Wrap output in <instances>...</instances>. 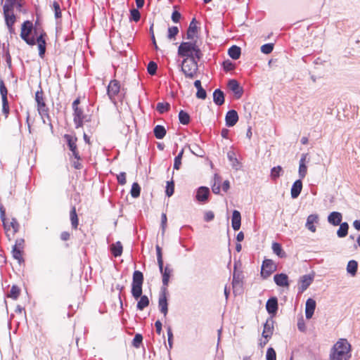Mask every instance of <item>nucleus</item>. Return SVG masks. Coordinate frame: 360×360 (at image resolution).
<instances>
[{"label": "nucleus", "mask_w": 360, "mask_h": 360, "mask_svg": "<svg viewBox=\"0 0 360 360\" xmlns=\"http://www.w3.org/2000/svg\"><path fill=\"white\" fill-rule=\"evenodd\" d=\"M20 37L30 46L37 44L39 55L43 58L46 52L47 35L41 26H33L30 20L25 21L21 25Z\"/></svg>", "instance_id": "f257e3e1"}, {"label": "nucleus", "mask_w": 360, "mask_h": 360, "mask_svg": "<svg viewBox=\"0 0 360 360\" xmlns=\"http://www.w3.org/2000/svg\"><path fill=\"white\" fill-rule=\"evenodd\" d=\"M143 283V275L140 271H135L133 274L131 283V295L134 299H139L137 303V309L140 311L147 307L150 301L146 295H142V285Z\"/></svg>", "instance_id": "f03ea898"}, {"label": "nucleus", "mask_w": 360, "mask_h": 360, "mask_svg": "<svg viewBox=\"0 0 360 360\" xmlns=\"http://www.w3.org/2000/svg\"><path fill=\"white\" fill-rule=\"evenodd\" d=\"M352 346L347 339H340L332 347L330 360H350Z\"/></svg>", "instance_id": "7ed1b4c3"}, {"label": "nucleus", "mask_w": 360, "mask_h": 360, "mask_svg": "<svg viewBox=\"0 0 360 360\" xmlns=\"http://www.w3.org/2000/svg\"><path fill=\"white\" fill-rule=\"evenodd\" d=\"M177 54L181 58H201L202 56L197 41L181 42L178 48Z\"/></svg>", "instance_id": "20e7f679"}, {"label": "nucleus", "mask_w": 360, "mask_h": 360, "mask_svg": "<svg viewBox=\"0 0 360 360\" xmlns=\"http://www.w3.org/2000/svg\"><path fill=\"white\" fill-rule=\"evenodd\" d=\"M107 94L114 104L122 101L124 96V89L121 88L119 81L113 79L110 82L107 87Z\"/></svg>", "instance_id": "39448f33"}, {"label": "nucleus", "mask_w": 360, "mask_h": 360, "mask_svg": "<svg viewBox=\"0 0 360 360\" xmlns=\"http://www.w3.org/2000/svg\"><path fill=\"white\" fill-rule=\"evenodd\" d=\"M79 103L80 100L79 98L72 103V109L74 110L73 121L76 128L82 127L84 123L91 121V116L84 113L83 110L79 107Z\"/></svg>", "instance_id": "423d86ee"}, {"label": "nucleus", "mask_w": 360, "mask_h": 360, "mask_svg": "<svg viewBox=\"0 0 360 360\" xmlns=\"http://www.w3.org/2000/svg\"><path fill=\"white\" fill-rule=\"evenodd\" d=\"M1 219L2 220L6 236L11 240L15 234L18 231L19 224L15 219H7L5 217V211L3 207H0Z\"/></svg>", "instance_id": "0eeeda50"}, {"label": "nucleus", "mask_w": 360, "mask_h": 360, "mask_svg": "<svg viewBox=\"0 0 360 360\" xmlns=\"http://www.w3.org/2000/svg\"><path fill=\"white\" fill-rule=\"evenodd\" d=\"M200 58H182L181 71L188 78H193L198 70V63Z\"/></svg>", "instance_id": "6e6552de"}, {"label": "nucleus", "mask_w": 360, "mask_h": 360, "mask_svg": "<svg viewBox=\"0 0 360 360\" xmlns=\"http://www.w3.org/2000/svg\"><path fill=\"white\" fill-rule=\"evenodd\" d=\"M12 8H8V6L7 5L4 6V15L5 21L11 35L15 34L14 24L16 20L15 15H14Z\"/></svg>", "instance_id": "1a4fd4ad"}, {"label": "nucleus", "mask_w": 360, "mask_h": 360, "mask_svg": "<svg viewBox=\"0 0 360 360\" xmlns=\"http://www.w3.org/2000/svg\"><path fill=\"white\" fill-rule=\"evenodd\" d=\"M273 333L274 321L272 320H267L264 325V329L262 331V338H264V340H261L259 342L261 347H264L267 344Z\"/></svg>", "instance_id": "9d476101"}, {"label": "nucleus", "mask_w": 360, "mask_h": 360, "mask_svg": "<svg viewBox=\"0 0 360 360\" xmlns=\"http://www.w3.org/2000/svg\"><path fill=\"white\" fill-rule=\"evenodd\" d=\"M35 101L37 103V110L41 116L48 115L49 109L45 103V98L42 90L37 91L35 94Z\"/></svg>", "instance_id": "9b49d317"}, {"label": "nucleus", "mask_w": 360, "mask_h": 360, "mask_svg": "<svg viewBox=\"0 0 360 360\" xmlns=\"http://www.w3.org/2000/svg\"><path fill=\"white\" fill-rule=\"evenodd\" d=\"M277 269L276 264L271 259H264L262 266L261 276L264 278L269 277Z\"/></svg>", "instance_id": "f8f14e48"}, {"label": "nucleus", "mask_w": 360, "mask_h": 360, "mask_svg": "<svg viewBox=\"0 0 360 360\" xmlns=\"http://www.w3.org/2000/svg\"><path fill=\"white\" fill-rule=\"evenodd\" d=\"M64 139L68 143V146L72 153V156L77 157V153H79L77 146V138L74 135L65 134Z\"/></svg>", "instance_id": "ddd939ff"}, {"label": "nucleus", "mask_w": 360, "mask_h": 360, "mask_svg": "<svg viewBox=\"0 0 360 360\" xmlns=\"http://www.w3.org/2000/svg\"><path fill=\"white\" fill-rule=\"evenodd\" d=\"M314 280L312 275H304L299 280V291L303 292L311 285Z\"/></svg>", "instance_id": "4468645a"}, {"label": "nucleus", "mask_w": 360, "mask_h": 360, "mask_svg": "<svg viewBox=\"0 0 360 360\" xmlns=\"http://www.w3.org/2000/svg\"><path fill=\"white\" fill-rule=\"evenodd\" d=\"M198 38V27L195 19H193L189 25L186 32V39L191 41H197Z\"/></svg>", "instance_id": "2eb2a0df"}, {"label": "nucleus", "mask_w": 360, "mask_h": 360, "mask_svg": "<svg viewBox=\"0 0 360 360\" xmlns=\"http://www.w3.org/2000/svg\"><path fill=\"white\" fill-rule=\"evenodd\" d=\"M274 282L280 287L288 288L289 280L288 276L285 274H278L274 277Z\"/></svg>", "instance_id": "dca6fc26"}, {"label": "nucleus", "mask_w": 360, "mask_h": 360, "mask_svg": "<svg viewBox=\"0 0 360 360\" xmlns=\"http://www.w3.org/2000/svg\"><path fill=\"white\" fill-rule=\"evenodd\" d=\"M226 124L228 127L234 126L238 121V115L234 110H229L225 117Z\"/></svg>", "instance_id": "f3484780"}, {"label": "nucleus", "mask_w": 360, "mask_h": 360, "mask_svg": "<svg viewBox=\"0 0 360 360\" xmlns=\"http://www.w3.org/2000/svg\"><path fill=\"white\" fill-rule=\"evenodd\" d=\"M266 309L269 314L274 316L278 310V300L276 297H271L268 300Z\"/></svg>", "instance_id": "a211bd4d"}, {"label": "nucleus", "mask_w": 360, "mask_h": 360, "mask_svg": "<svg viewBox=\"0 0 360 360\" xmlns=\"http://www.w3.org/2000/svg\"><path fill=\"white\" fill-rule=\"evenodd\" d=\"M316 301L311 298H309L306 302V307H305V314L306 318L307 319H310L314 312V310L316 309Z\"/></svg>", "instance_id": "6ab92c4d"}, {"label": "nucleus", "mask_w": 360, "mask_h": 360, "mask_svg": "<svg viewBox=\"0 0 360 360\" xmlns=\"http://www.w3.org/2000/svg\"><path fill=\"white\" fill-rule=\"evenodd\" d=\"M319 222V216L317 214H310L307 219L306 227L311 232L314 233L316 230L315 224Z\"/></svg>", "instance_id": "aec40b11"}, {"label": "nucleus", "mask_w": 360, "mask_h": 360, "mask_svg": "<svg viewBox=\"0 0 360 360\" xmlns=\"http://www.w3.org/2000/svg\"><path fill=\"white\" fill-rule=\"evenodd\" d=\"M302 189V182L301 179H298L294 182L292 186L290 194L292 198H297L300 194Z\"/></svg>", "instance_id": "412c9836"}, {"label": "nucleus", "mask_w": 360, "mask_h": 360, "mask_svg": "<svg viewBox=\"0 0 360 360\" xmlns=\"http://www.w3.org/2000/svg\"><path fill=\"white\" fill-rule=\"evenodd\" d=\"M231 225L235 231H238L240 228L241 225V216L240 213L238 210H234L232 214Z\"/></svg>", "instance_id": "4be33fe9"}, {"label": "nucleus", "mask_w": 360, "mask_h": 360, "mask_svg": "<svg viewBox=\"0 0 360 360\" xmlns=\"http://www.w3.org/2000/svg\"><path fill=\"white\" fill-rule=\"evenodd\" d=\"M158 305L160 311L164 314L165 316H166L168 311L167 308V300L166 294L163 292L160 295L159 301H158Z\"/></svg>", "instance_id": "5701e85b"}, {"label": "nucleus", "mask_w": 360, "mask_h": 360, "mask_svg": "<svg viewBox=\"0 0 360 360\" xmlns=\"http://www.w3.org/2000/svg\"><path fill=\"white\" fill-rule=\"evenodd\" d=\"M229 88L237 95L238 98H240L243 94V89L240 87L238 82L232 79L230 80L228 83Z\"/></svg>", "instance_id": "b1692460"}, {"label": "nucleus", "mask_w": 360, "mask_h": 360, "mask_svg": "<svg viewBox=\"0 0 360 360\" xmlns=\"http://www.w3.org/2000/svg\"><path fill=\"white\" fill-rule=\"evenodd\" d=\"M342 218V217L341 213H340L338 212H333L329 214V216L328 217V221L330 224H331L334 226H338V225L340 224Z\"/></svg>", "instance_id": "393cba45"}, {"label": "nucleus", "mask_w": 360, "mask_h": 360, "mask_svg": "<svg viewBox=\"0 0 360 360\" xmlns=\"http://www.w3.org/2000/svg\"><path fill=\"white\" fill-rule=\"evenodd\" d=\"M306 158L307 154H303L300 161L299 175L300 179H304L307 173V167L305 163Z\"/></svg>", "instance_id": "a878e982"}, {"label": "nucleus", "mask_w": 360, "mask_h": 360, "mask_svg": "<svg viewBox=\"0 0 360 360\" xmlns=\"http://www.w3.org/2000/svg\"><path fill=\"white\" fill-rule=\"evenodd\" d=\"M210 193L209 188L207 187H200L197 192L196 198L198 201L204 202L207 199Z\"/></svg>", "instance_id": "bb28decb"}, {"label": "nucleus", "mask_w": 360, "mask_h": 360, "mask_svg": "<svg viewBox=\"0 0 360 360\" xmlns=\"http://www.w3.org/2000/svg\"><path fill=\"white\" fill-rule=\"evenodd\" d=\"M122 245L120 241H117L115 243L112 244L110 246L111 253L115 257L121 256V255L122 254Z\"/></svg>", "instance_id": "cd10ccee"}, {"label": "nucleus", "mask_w": 360, "mask_h": 360, "mask_svg": "<svg viewBox=\"0 0 360 360\" xmlns=\"http://www.w3.org/2000/svg\"><path fill=\"white\" fill-rule=\"evenodd\" d=\"M213 99H214V102L217 105H222L224 102V93L219 89H216L213 94Z\"/></svg>", "instance_id": "c85d7f7f"}, {"label": "nucleus", "mask_w": 360, "mask_h": 360, "mask_svg": "<svg viewBox=\"0 0 360 360\" xmlns=\"http://www.w3.org/2000/svg\"><path fill=\"white\" fill-rule=\"evenodd\" d=\"M70 217L72 228L77 229L79 224V220L76 212V208L75 207L72 208L70 213Z\"/></svg>", "instance_id": "c756f323"}, {"label": "nucleus", "mask_w": 360, "mask_h": 360, "mask_svg": "<svg viewBox=\"0 0 360 360\" xmlns=\"http://www.w3.org/2000/svg\"><path fill=\"white\" fill-rule=\"evenodd\" d=\"M228 53L231 58L237 60L240 56V49L238 46H233L229 49Z\"/></svg>", "instance_id": "7c9ffc66"}, {"label": "nucleus", "mask_w": 360, "mask_h": 360, "mask_svg": "<svg viewBox=\"0 0 360 360\" xmlns=\"http://www.w3.org/2000/svg\"><path fill=\"white\" fill-rule=\"evenodd\" d=\"M160 270L162 274V283L164 285H167L171 276L172 270L168 267H165V269L162 268Z\"/></svg>", "instance_id": "2f4dec72"}, {"label": "nucleus", "mask_w": 360, "mask_h": 360, "mask_svg": "<svg viewBox=\"0 0 360 360\" xmlns=\"http://www.w3.org/2000/svg\"><path fill=\"white\" fill-rule=\"evenodd\" d=\"M273 252L278 255L279 257L283 258L285 257V253L283 250L281 245L278 243H274L272 244Z\"/></svg>", "instance_id": "473e14b6"}, {"label": "nucleus", "mask_w": 360, "mask_h": 360, "mask_svg": "<svg viewBox=\"0 0 360 360\" xmlns=\"http://www.w3.org/2000/svg\"><path fill=\"white\" fill-rule=\"evenodd\" d=\"M166 134V130L163 126L157 125L154 128V135L158 139H162Z\"/></svg>", "instance_id": "72a5a7b5"}, {"label": "nucleus", "mask_w": 360, "mask_h": 360, "mask_svg": "<svg viewBox=\"0 0 360 360\" xmlns=\"http://www.w3.org/2000/svg\"><path fill=\"white\" fill-rule=\"evenodd\" d=\"M283 169L281 166L274 167L271 170L270 176L272 180L277 179L282 174Z\"/></svg>", "instance_id": "f704fd0d"}, {"label": "nucleus", "mask_w": 360, "mask_h": 360, "mask_svg": "<svg viewBox=\"0 0 360 360\" xmlns=\"http://www.w3.org/2000/svg\"><path fill=\"white\" fill-rule=\"evenodd\" d=\"M358 264L354 260H351L348 262L347 270L348 273L351 274L352 276H354L356 273Z\"/></svg>", "instance_id": "c9c22d12"}, {"label": "nucleus", "mask_w": 360, "mask_h": 360, "mask_svg": "<svg viewBox=\"0 0 360 360\" xmlns=\"http://www.w3.org/2000/svg\"><path fill=\"white\" fill-rule=\"evenodd\" d=\"M348 224L347 223H342L340 224L339 229L338 230L337 234L340 238L345 237L348 233Z\"/></svg>", "instance_id": "e433bc0d"}, {"label": "nucleus", "mask_w": 360, "mask_h": 360, "mask_svg": "<svg viewBox=\"0 0 360 360\" xmlns=\"http://www.w3.org/2000/svg\"><path fill=\"white\" fill-rule=\"evenodd\" d=\"M140 193H141L140 186L136 182L134 183L131 186V188L130 191L131 195L133 198H136L140 195Z\"/></svg>", "instance_id": "4c0bfd02"}, {"label": "nucleus", "mask_w": 360, "mask_h": 360, "mask_svg": "<svg viewBox=\"0 0 360 360\" xmlns=\"http://www.w3.org/2000/svg\"><path fill=\"white\" fill-rule=\"evenodd\" d=\"M20 294V289L18 286L13 285V286H12V288L8 295V297H11L13 300H17Z\"/></svg>", "instance_id": "58836bf2"}, {"label": "nucleus", "mask_w": 360, "mask_h": 360, "mask_svg": "<svg viewBox=\"0 0 360 360\" xmlns=\"http://www.w3.org/2000/svg\"><path fill=\"white\" fill-rule=\"evenodd\" d=\"M70 160H71L72 166L75 169H80L82 167V163L80 162L81 158H80V155H79V153H77V157L76 156H72V158H70Z\"/></svg>", "instance_id": "ea45409f"}, {"label": "nucleus", "mask_w": 360, "mask_h": 360, "mask_svg": "<svg viewBox=\"0 0 360 360\" xmlns=\"http://www.w3.org/2000/svg\"><path fill=\"white\" fill-rule=\"evenodd\" d=\"M179 121L183 124H187L190 122V116L188 114L183 110H181L179 114Z\"/></svg>", "instance_id": "a19ab883"}, {"label": "nucleus", "mask_w": 360, "mask_h": 360, "mask_svg": "<svg viewBox=\"0 0 360 360\" xmlns=\"http://www.w3.org/2000/svg\"><path fill=\"white\" fill-rule=\"evenodd\" d=\"M184 154V150L182 149L178 155L174 158V169H179L181 165V160Z\"/></svg>", "instance_id": "79ce46f5"}, {"label": "nucleus", "mask_w": 360, "mask_h": 360, "mask_svg": "<svg viewBox=\"0 0 360 360\" xmlns=\"http://www.w3.org/2000/svg\"><path fill=\"white\" fill-rule=\"evenodd\" d=\"M169 108L170 105L168 103H158L156 107L157 110L161 114L167 112Z\"/></svg>", "instance_id": "37998d69"}, {"label": "nucleus", "mask_w": 360, "mask_h": 360, "mask_svg": "<svg viewBox=\"0 0 360 360\" xmlns=\"http://www.w3.org/2000/svg\"><path fill=\"white\" fill-rule=\"evenodd\" d=\"M2 100V112L4 115L5 118L8 117L10 112V108L8 99H1Z\"/></svg>", "instance_id": "c03bdc74"}, {"label": "nucleus", "mask_w": 360, "mask_h": 360, "mask_svg": "<svg viewBox=\"0 0 360 360\" xmlns=\"http://www.w3.org/2000/svg\"><path fill=\"white\" fill-rule=\"evenodd\" d=\"M141 15L140 12L135 8H133L130 11V17L129 20H133L134 22H138L140 20Z\"/></svg>", "instance_id": "a18cd8bd"}, {"label": "nucleus", "mask_w": 360, "mask_h": 360, "mask_svg": "<svg viewBox=\"0 0 360 360\" xmlns=\"http://www.w3.org/2000/svg\"><path fill=\"white\" fill-rule=\"evenodd\" d=\"M13 257L15 259H17L19 262H20L23 259V258H22V250L19 249V248L13 247Z\"/></svg>", "instance_id": "49530a36"}, {"label": "nucleus", "mask_w": 360, "mask_h": 360, "mask_svg": "<svg viewBox=\"0 0 360 360\" xmlns=\"http://www.w3.org/2000/svg\"><path fill=\"white\" fill-rule=\"evenodd\" d=\"M178 33H179V28L177 27H176V26L170 27L168 28L167 37L169 39H172L175 38V37L178 34Z\"/></svg>", "instance_id": "de8ad7c7"}, {"label": "nucleus", "mask_w": 360, "mask_h": 360, "mask_svg": "<svg viewBox=\"0 0 360 360\" xmlns=\"http://www.w3.org/2000/svg\"><path fill=\"white\" fill-rule=\"evenodd\" d=\"M0 94L1 96V99H8L7 94L8 90L6 87L4 82L2 79H0Z\"/></svg>", "instance_id": "09e8293b"}, {"label": "nucleus", "mask_w": 360, "mask_h": 360, "mask_svg": "<svg viewBox=\"0 0 360 360\" xmlns=\"http://www.w3.org/2000/svg\"><path fill=\"white\" fill-rule=\"evenodd\" d=\"M266 360H276V354L272 347H269L266 351Z\"/></svg>", "instance_id": "8fccbe9b"}, {"label": "nucleus", "mask_w": 360, "mask_h": 360, "mask_svg": "<svg viewBox=\"0 0 360 360\" xmlns=\"http://www.w3.org/2000/svg\"><path fill=\"white\" fill-rule=\"evenodd\" d=\"M274 49V45L273 44H266L262 46L261 47V51L263 53L269 54L272 52Z\"/></svg>", "instance_id": "3c124183"}, {"label": "nucleus", "mask_w": 360, "mask_h": 360, "mask_svg": "<svg viewBox=\"0 0 360 360\" xmlns=\"http://www.w3.org/2000/svg\"><path fill=\"white\" fill-rule=\"evenodd\" d=\"M174 191V185L173 181H167L166 187V194L169 197L173 195Z\"/></svg>", "instance_id": "603ef678"}, {"label": "nucleus", "mask_w": 360, "mask_h": 360, "mask_svg": "<svg viewBox=\"0 0 360 360\" xmlns=\"http://www.w3.org/2000/svg\"><path fill=\"white\" fill-rule=\"evenodd\" d=\"M156 250H157V257H158V266H159L160 269H162V265H163V260H162L161 248L159 246H157Z\"/></svg>", "instance_id": "864d4df0"}, {"label": "nucleus", "mask_w": 360, "mask_h": 360, "mask_svg": "<svg viewBox=\"0 0 360 360\" xmlns=\"http://www.w3.org/2000/svg\"><path fill=\"white\" fill-rule=\"evenodd\" d=\"M142 340H143L142 335L140 334H136L134 336V338L133 339V342H132L134 347L139 348L140 347L141 343L142 342Z\"/></svg>", "instance_id": "5fc2aeb1"}, {"label": "nucleus", "mask_w": 360, "mask_h": 360, "mask_svg": "<svg viewBox=\"0 0 360 360\" xmlns=\"http://www.w3.org/2000/svg\"><path fill=\"white\" fill-rule=\"evenodd\" d=\"M53 8L54 10L56 18H60L61 17V11L59 4L56 1H54L53 4Z\"/></svg>", "instance_id": "6e6d98bb"}, {"label": "nucleus", "mask_w": 360, "mask_h": 360, "mask_svg": "<svg viewBox=\"0 0 360 360\" xmlns=\"http://www.w3.org/2000/svg\"><path fill=\"white\" fill-rule=\"evenodd\" d=\"M223 68H224V70H226V71H231L234 69L235 65L231 61L228 60H225L223 63Z\"/></svg>", "instance_id": "4d7b16f0"}, {"label": "nucleus", "mask_w": 360, "mask_h": 360, "mask_svg": "<svg viewBox=\"0 0 360 360\" xmlns=\"http://www.w3.org/2000/svg\"><path fill=\"white\" fill-rule=\"evenodd\" d=\"M117 179L120 184L124 185L127 182L126 173L120 172L119 174H117Z\"/></svg>", "instance_id": "13d9d810"}, {"label": "nucleus", "mask_w": 360, "mask_h": 360, "mask_svg": "<svg viewBox=\"0 0 360 360\" xmlns=\"http://www.w3.org/2000/svg\"><path fill=\"white\" fill-rule=\"evenodd\" d=\"M157 70V65L154 62H150L148 65V72L150 75H154Z\"/></svg>", "instance_id": "bf43d9fd"}, {"label": "nucleus", "mask_w": 360, "mask_h": 360, "mask_svg": "<svg viewBox=\"0 0 360 360\" xmlns=\"http://www.w3.org/2000/svg\"><path fill=\"white\" fill-rule=\"evenodd\" d=\"M196 96L198 98L205 99L207 96L205 90L203 88H200V89H198Z\"/></svg>", "instance_id": "052dcab7"}, {"label": "nucleus", "mask_w": 360, "mask_h": 360, "mask_svg": "<svg viewBox=\"0 0 360 360\" xmlns=\"http://www.w3.org/2000/svg\"><path fill=\"white\" fill-rule=\"evenodd\" d=\"M181 13L177 11H174L172 15V20L174 22H178L181 18Z\"/></svg>", "instance_id": "680f3d73"}, {"label": "nucleus", "mask_w": 360, "mask_h": 360, "mask_svg": "<svg viewBox=\"0 0 360 360\" xmlns=\"http://www.w3.org/2000/svg\"><path fill=\"white\" fill-rule=\"evenodd\" d=\"M24 240L23 239H18L15 242V245L13 246L14 248H19L20 250H23V248H24Z\"/></svg>", "instance_id": "e2e57ef3"}, {"label": "nucleus", "mask_w": 360, "mask_h": 360, "mask_svg": "<svg viewBox=\"0 0 360 360\" xmlns=\"http://www.w3.org/2000/svg\"><path fill=\"white\" fill-rule=\"evenodd\" d=\"M214 217V214L212 212L209 211L205 214V220L206 221H212Z\"/></svg>", "instance_id": "0e129e2a"}, {"label": "nucleus", "mask_w": 360, "mask_h": 360, "mask_svg": "<svg viewBox=\"0 0 360 360\" xmlns=\"http://www.w3.org/2000/svg\"><path fill=\"white\" fill-rule=\"evenodd\" d=\"M155 330L158 335H160L162 332V323L160 321H157L155 323Z\"/></svg>", "instance_id": "69168bd1"}, {"label": "nucleus", "mask_w": 360, "mask_h": 360, "mask_svg": "<svg viewBox=\"0 0 360 360\" xmlns=\"http://www.w3.org/2000/svg\"><path fill=\"white\" fill-rule=\"evenodd\" d=\"M70 238V234L67 232V231H63V233H61L60 234V238L63 240H68Z\"/></svg>", "instance_id": "338daca9"}, {"label": "nucleus", "mask_w": 360, "mask_h": 360, "mask_svg": "<svg viewBox=\"0 0 360 360\" xmlns=\"http://www.w3.org/2000/svg\"><path fill=\"white\" fill-rule=\"evenodd\" d=\"M229 187H230L229 181H225L223 183V184H222V189H223V191L226 192L229 190Z\"/></svg>", "instance_id": "774afa93"}]
</instances>
